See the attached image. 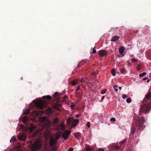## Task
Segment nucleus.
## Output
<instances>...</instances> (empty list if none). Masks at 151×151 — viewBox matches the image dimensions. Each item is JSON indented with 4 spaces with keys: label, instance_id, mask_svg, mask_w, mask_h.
Wrapping results in <instances>:
<instances>
[{
    "label": "nucleus",
    "instance_id": "nucleus-8",
    "mask_svg": "<svg viewBox=\"0 0 151 151\" xmlns=\"http://www.w3.org/2000/svg\"><path fill=\"white\" fill-rule=\"evenodd\" d=\"M26 138L25 135L24 134H22L18 136V138L19 139L22 141L24 140Z\"/></svg>",
    "mask_w": 151,
    "mask_h": 151
},
{
    "label": "nucleus",
    "instance_id": "nucleus-36",
    "mask_svg": "<svg viewBox=\"0 0 151 151\" xmlns=\"http://www.w3.org/2000/svg\"><path fill=\"white\" fill-rule=\"evenodd\" d=\"M137 61V59H135L134 58H133L131 59V61L132 62H134Z\"/></svg>",
    "mask_w": 151,
    "mask_h": 151
},
{
    "label": "nucleus",
    "instance_id": "nucleus-27",
    "mask_svg": "<svg viewBox=\"0 0 151 151\" xmlns=\"http://www.w3.org/2000/svg\"><path fill=\"white\" fill-rule=\"evenodd\" d=\"M111 72L112 75L113 76H115L116 73H115V69H113L111 70Z\"/></svg>",
    "mask_w": 151,
    "mask_h": 151
},
{
    "label": "nucleus",
    "instance_id": "nucleus-34",
    "mask_svg": "<svg viewBox=\"0 0 151 151\" xmlns=\"http://www.w3.org/2000/svg\"><path fill=\"white\" fill-rule=\"evenodd\" d=\"M114 88L115 90V91L116 92L118 91V89H117L118 86H114Z\"/></svg>",
    "mask_w": 151,
    "mask_h": 151
},
{
    "label": "nucleus",
    "instance_id": "nucleus-33",
    "mask_svg": "<svg viewBox=\"0 0 151 151\" xmlns=\"http://www.w3.org/2000/svg\"><path fill=\"white\" fill-rule=\"evenodd\" d=\"M86 151H91V148L90 147H87L86 149Z\"/></svg>",
    "mask_w": 151,
    "mask_h": 151
},
{
    "label": "nucleus",
    "instance_id": "nucleus-11",
    "mask_svg": "<svg viewBox=\"0 0 151 151\" xmlns=\"http://www.w3.org/2000/svg\"><path fill=\"white\" fill-rule=\"evenodd\" d=\"M119 36L117 35L115 36L112 38L111 41L114 42L116 41L119 39Z\"/></svg>",
    "mask_w": 151,
    "mask_h": 151
},
{
    "label": "nucleus",
    "instance_id": "nucleus-41",
    "mask_svg": "<svg viewBox=\"0 0 151 151\" xmlns=\"http://www.w3.org/2000/svg\"><path fill=\"white\" fill-rule=\"evenodd\" d=\"M75 105L73 103H72L71 105V108L72 109H73L74 107H75Z\"/></svg>",
    "mask_w": 151,
    "mask_h": 151
},
{
    "label": "nucleus",
    "instance_id": "nucleus-52",
    "mask_svg": "<svg viewBox=\"0 0 151 151\" xmlns=\"http://www.w3.org/2000/svg\"><path fill=\"white\" fill-rule=\"evenodd\" d=\"M80 68V65H79V64H78V65H77V66L76 68Z\"/></svg>",
    "mask_w": 151,
    "mask_h": 151
},
{
    "label": "nucleus",
    "instance_id": "nucleus-15",
    "mask_svg": "<svg viewBox=\"0 0 151 151\" xmlns=\"http://www.w3.org/2000/svg\"><path fill=\"white\" fill-rule=\"evenodd\" d=\"M40 130L39 129H37L33 133L32 136L33 137H35L38 134Z\"/></svg>",
    "mask_w": 151,
    "mask_h": 151
},
{
    "label": "nucleus",
    "instance_id": "nucleus-53",
    "mask_svg": "<svg viewBox=\"0 0 151 151\" xmlns=\"http://www.w3.org/2000/svg\"><path fill=\"white\" fill-rule=\"evenodd\" d=\"M84 81V80L82 79L81 80V82H83Z\"/></svg>",
    "mask_w": 151,
    "mask_h": 151
},
{
    "label": "nucleus",
    "instance_id": "nucleus-3",
    "mask_svg": "<svg viewBox=\"0 0 151 151\" xmlns=\"http://www.w3.org/2000/svg\"><path fill=\"white\" fill-rule=\"evenodd\" d=\"M151 109V102L141 106L140 111L142 113H146Z\"/></svg>",
    "mask_w": 151,
    "mask_h": 151
},
{
    "label": "nucleus",
    "instance_id": "nucleus-37",
    "mask_svg": "<svg viewBox=\"0 0 151 151\" xmlns=\"http://www.w3.org/2000/svg\"><path fill=\"white\" fill-rule=\"evenodd\" d=\"M110 121L113 122H114L116 121V119L114 118H112L110 119Z\"/></svg>",
    "mask_w": 151,
    "mask_h": 151
},
{
    "label": "nucleus",
    "instance_id": "nucleus-6",
    "mask_svg": "<svg viewBox=\"0 0 151 151\" xmlns=\"http://www.w3.org/2000/svg\"><path fill=\"white\" fill-rule=\"evenodd\" d=\"M41 119L42 122L45 123L47 126L49 125L51 123V121L48 119H47L46 117H41Z\"/></svg>",
    "mask_w": 151,
    "mask_h": 151
},
{
    "label": "nucleus",
    "instance_id": "nucleus-51",
    "mask_svg": "<svg viewBox=\"0 0 151 151\" xmlns=\"http://www.w3.org/2000/svg\"><path fill=\"white\" fill-rule=\"evenodd\" d=\"M147 79H148L147 78H144L143 80L145 81V80Z\"/></svg>",
    "mask_w": 151,
    "mask_h": 151
},
{
    "label": "nucleus",
    "instance_id": "nucleus-2",
    "mask_svg": "<svg viewBox=\"0 0 151 151\" xmlns=\"http://www.w3.org/2000/svg\"><path fill=\"white\" fill-rule=\"evenodd\" d=\"M144 118L142 117L139 119L135 120V121L136 125L137 127L138 131H140V130L143 128V124L144 122Z\"/></svg>",
    "mask_w": 151,
    "mask_h": 151
},
{
    "label": "nucleus",
    "instance_id": "nucleus-44",
    "mask_svg": "<svg viewBox=\"0 0 151 151\" xmlns=\"http://www.w3.org/2000/svg\"><path fill=\"white\" fill-rule=\"evenodd\" d=\"M23 121L24 123L27 122V120L26 118H24Z\"/></svg>",
    "mask_w": 151,
    "mask_h": 151
},
{
    "label": "nucleus",
    "instance_id": "nucleus-32",
    "mask_svg": "<svg viewBox=\"0 0 151 151\" xmlns=\"http://www.w3.org/2000/svg\"><path fill=\"white\" fill-rule=\"evenodd\" d=\"M125 141L124 140H123L122 141L120 142L119 144L121 145H123L125 143Z\"/></svg>",
    "mask_w": 151,
    "mask_h": 151
},
{
    "label": "nucleus",
    "instance_id": "nucleus-42",
    "mask_svg": "<svg viewBox=\"0 0 151 151\" xmlns=\"http://www.w3.org/2000/svg\"><path fill=\"white\" fill-rule=\"evenodd\" d=\"M86 125L88 127H90V123L89 122H88L86 124Z\"/></svg>",
    "mask_w": 151,
    "mask_h": 151
},
{
    "label": "nucleus",
    "instance_id": "nucleus-59",
    "mask_svg": "<svg viewBox=\"0 0 151 151\" xmlns=\"http://www.w3.org/2000/svg\"><path fill=\"white\" fill-rule=\"evenodd\" d=\"M129 151H130V150H129Z\"/></svg>",
    "mask_w": 151,
    "mask_h": 151
},
{
    "label": "nucleus",
    "instance_id": "nucleus-30",
    "mask_svg": "<svg viewBox=\"0 0 151 151\" xmlns=\"http://www.w3.org/2000/svg\"><path fill=\"white\" fill-rule=\"evenodd\" d=\"M57 148L56 147H54L51 150H47V151H54L57 150Z\"/></svg>",
    "mask_w": 151,
    "mask_h": 151
},
{
    "label": "nucleus",
    "instance_id": "nucleus-55",
    "mask_svg": "<svg viewBox=\"0 0 151 151\" xmlns=\"http://www.w3.org/2000/svg\"><path fill=\"white\" fill-rule=\"evenodd\" d=\"M62 128H63V129H64L65 128V127L64 126H62Z\"/></svg>",
    "mask_w": 151,
    "mask_h": 151
},
{
    "label": "nucleus",
    "instance_id": "nucleus-10",
    "mask_svg": "<svg viewBox=\"0 0 151 151\" xmlns=\"http://www.w3.org/2000/svg\"><path fill=\"white\" fill-rule=\"evenodd\" d=\"M79 120L78 119H77L76 120H74L73 123L72 124L73 127H76L77 124L79 123Z\"/></svg>",
    "mask_w": 151,
    "mask_h": 151
},
{
    "label": "nucleus",
    "instance_id": "nucleus-46",
    "mask_svg": "<svg viewBox=\"0 0 151 151\" xmlns=\"http://www.w3.org/2000/svg\"><path fill=\"white\" fill-rule=\"evenodd\" d=\"M80 86H77V89L76 90V91H77L78 90L80 89Z\"/></svg>",
    "mask_w": 151,
    "mask_h": 151
},
{
    "label": "nucleus",
    "instance_id": "nucleus-38",
    "mask_svg": "<svg viewBox=\"0 0 151 151\" xmlns=\"http://www.w3.org/2000/svg\"><path fill=\"white\" fill-rule=\"evenodd\" d=\"M35 115L36 116H38L39 114L40 113V111H35Z\"/></svg>",
    "mask_w": 151,
    "mask_h": 151
},
{
    "label": "nucleus",
    "instance_id": "nucleus-49",
    "mask_svg": "<svg viewBox=\"0 0 151 151\" xmlns=\"http://www.w3.org/2000/svg\"><path fill=\"white\" fill-rule=\"evenodd\" d=\"M104 98H105V96H103L102 97L101 99V101H102L103 100V99H104Z\"/></svg>",
    "mask_w": 151,
    "mask_h": 151
},
{
    "label": "nucleus",
    "instance_id": "nucleus-54",
    "mask_svg": "<svg viewBox=\"0 0 151 151\" xmlns=\"http://www.w3.org/2000/svg\"><path fill=\"white\" fill-rule=\"evenodd\" d=\"M122 87H119V90H121L122 89Z\"/></svg>",
    "mask_w": 151,
    "mask_h": 151
},
{
    "label": "nucleus",
    "instance_id": "nucleus-31",
    "mask_svg": "<svg viewBox=\"0 0 151 151\" xmlns=\"http://www.w3.org/2000/svg\"><path fill=\"white\" fill-rule=\"evenodd\" d=\"M126 101L128 103H130L131 101V99L130 98H128L127 99Z\"/></svg>",
    "mask_w": 151,
    "mask_h": 151
},
{
    "label": "nucleus",
    "instance_id": "nucleus-13",
    "mask_svg": "<svg viewBox=\"0 0 151 151\" xmlns=\"http://www.w3.org/2000/svg\"><path fill=\"white\" fill-rule=\"evenodd\" d=\"M146 98L148 99H149L151 98V91H149L148 93L145 95Z\"/></svg>",
    "mask_w": 151,
    "mask_h": 151
},
{
    "label": "nucleus",
    "instance_id": "nucleus-4",
    "mask_svg": "<svg viewBox=\"0 0 151 151\" xmlns=\"http://www.w3.org/2000/svg\"><path fill=\"white\" fill-rule=\"evenodd\" d=\"M41 148V145L39 142L36 141L34 143L31 147L32 151H36L40 149Z\"/></svg>",
    "mask_w": 151,
    "mask_h": 151
},
{
    "label": "nucleus",
    "instance_id": "nucleus-21",
    "mask_svg": "<svg viewBox=\"0 0 151 151\" xmlns=\"http://www.w3.org/2000/svg\"><path fill=\"white\" fill-rule=\"evenodd\" d=\"M59 93L58 92H55L53 95L54 98L55 99H57L59 97Z\"/></svg>",
    "mask_w": 151,
    "mask_h": 151
},
{
    "label": "nucleus",
    "instance_id": "nucleus-39",
    "mask_svg": "<svg viewBox=\"0 0 151 151\" xmlns=\"http://www.w3.org/2000/svg\"><path fill=\"white\" fill-rule=\"evenodd\" d=\"M127 97V96L126 94H124L122 96V98L124 99H125Z\"/></svg>",
    "mask_w": 151,
    "mask_h": 151
},
{
    "label": "nucleus",
    "instance_id": "nucleus-1",
    "mask_svg": "<svg viewBox=\"0 0 151 151\" xmlns=\"http://www.w3.org/2000/svg\"><path fill=\"white\" fill-rule=\"evenodd\" d=\"M33 102L34 103L35 106L39 109H43L46 107L45 103L41 99L37 100V99L35 100H33Z\"/></svg>",
    "mask_w": 151,
    "mask_h": 151
},
{
    "label": "nucleus",
    "instance_id": "nucleus-22",
    "mask_svg": "<svg viewBox=\"0 0 151 151\" xmlns=\"http://www.w3.org/2000/svg\"><path fill=\"white\" fill-rule=\"evenodd\" d=\"M60 137V135L59 134L55 135V139H54L57 142V141L59 139Z\"/></svg>",
    "mask_w": 151,
    "mask_h": 151
},
{
    "label": "nucleus",
    "instance_id": "nucleus-12",
    "mask_svg": "<svg viewBox=\"0 0 151 151\" xmlns=\"http://www.w3.org/2000/svg\"><path fill=\"white\" fill-rule=\"evenodd\" d=\"M69 83L71 84L72 85H76L78 83V80L76 79L75 80H73L70 82Z\"/></svg>",
    "mask_w": 151,
    "mask_h": 151
},
{
    "label": "nucleus",
    "instance_id": "nucleus-47",
    "mask_svg": "<svg viewBox=\"0 0 151 151\" xmlns=\"http://www.w3.org/2000/svg\"><path fill=\"white\" fill-rule=\"evenodd\" d=\"M141 69V68L140 66H139V65L137 66V70H140Z\"/></svg>",
    "mask_w": 151,
    "mask_h": 151
},
{
    "label": "nucleus",
    "instance_id": "nucleus-19",
    "mask_svg": "<svg viewBox=\"0 0 151 151\" xmlns=\"http://www.w3.org/2000/svg\"><path fill=\"white\" fill-rule=\"evenodd\" d=\"M30 129L31 131H33L36 129V127L34 124H32L30 125Z\"/></svg>",
    "mask_w": 151,
    "mask_h": 151
},
{
    "label": "nucleus",
    "instance_id": "nucleus-29",
    "mask_svg": "<svg viewBox=\"0 0 151 151\" xmlns=\"http://www.w3.org/2000/svg\"><path fill=\"white\" fill-rule=\"evenodd\" d=\"M106 90L105 89L104 90H102L101 91V93L102 94H104L106 92Z\"/></svg>",
    "mask_w": 151,
    "mask_h": 151
},
{
    "label": "nucleus",
    "instance_id": "nucleus-5",
    "mask_svg": "<svg viewBox=\"0 0 151 151\" xmlns=\"http://www.w3.org/2000/svg\"><path fill=\"white\" fill-rule=\"evenodd\" d=\"M71 131L68 130H66L62 134V137L65 140H67L71 133Z\"/></svg>",
    "mask_w": 151,
    "mask_h": 151
},
{
    "label": "nucleus",
    "instance_id": "nucleus-40",
    "mask_svg": "<svg viewBox=\"0 0 151 151\" xmlns=\"http://www.w3.org/2000/svg\"><path fill=\"white\" fill-rule=\"evenodd\" d=\"M96 52V50H95V47H94V48L93 49V51H92V53L93 54H95Z\"/></svg>",
    "mask_w": 151,
    "mask_h": 151
},
{
    "label": "nucleus",
    "instance_id": "nucleus-28",
    "mask_svg": "<svg viewBox=\"0 0 151 151\" xmlns=\"http://www.w3.org/2000/svg\"><path fill=\"white\" fill-rule=\"evenodd\" d=\"M146 74V72H143L142 73L139 74V76L140 77H142L144 76Z\"/></svg>",
    "mask_w": 151,
    "mask_h": 151
},
{
    "label": "nucleus",
    "instance_id": "nucleus-56",
    "mask_svg": "<svg viewBox=\"0 0 151 151\" xmlns=\"http://www.w3.org/2000/svg\"><path fill=\"white\" fill-rule=\"evenodd\" d=\"M138 32V31H134V33H137Z\"/></svg>",
    "mask_w": 151,
    "mask_h": 151
},
{
    "label": "nucleus",
    "instance_id": "nucleus-7",
    "mask_svg": "<svg viewBox=\"0 0 151 151\" xmlns=\"http://www.w3.org/2000/svg\"><path fill=\"white\" fill-rule=\"evenodd\" d=\"M99 54L101 57H103L106 56L107 55V52L106 50H101L99 52Z\"/></svg>",
    "mask_w": 151,
    "mask_h": 151
},
{
    "label": "nucleus",
    "instance_id": "nucleus-23",
    "mask_svg": "<svg viewBox=\"0 0 151 151\" xmlns=\"http://www.w3.org/2000/svg\"><path fill=\"white\" fill-rule=\"evenodd\" d=\"M61 105L60 104H56L55 106H54L53 108L54 109H56L58 108Z\"/></svg>",
    "mask_w": 151,
    "mask_h": 151
},
{
    "label": "nucleus",
    "instance_id": "nucleus-14",
    "mask_svg": "<svg viewBox=\"0 0 151 151\" xmlns=\"http://www.w3.org/2000/svg\"><path fill=\"white\" fill-rule=\"evenodd\" d=\"M125 49L124 47H121L119 49V51L120 54H122L124 51Z\"/></svg>",
    "mask_w": 151,
    "mask_h": 151
},
{
    "label": "nucleus",
    "instance_id": "nucleus-43",
    "mask_svg": "<svg viewBox=\"0 0 151 151\" xmlns=\"http://www.w3.org/2000/svg\"><path fill=\"white\" fill-rule=\"evenodd\" d=\"M125 72V70L124 69H122L121 70V72L122 73H123Z\"/></svg>",
    "mask_w": 151,
    "mask_h": 151
},
{
    "label": "nucleus",
    "instance_id": "nucleus-17",
    "mask_svg": "<svg viewBox=\"0 0 151 151\" xmlns=\"http://www.w3.org/2000/svg\"><path fill=\"white\" fill-rule=\"evenodd\" d=\"M42 99H47L48 100H50L52 98V97L49 95L45 96L42 97Z\"/></svg>",
    "mask_w": 151,
    "mask_h": 151
},
{
    "label": "nucleus",
    "instance_id": "nucleus-24",
    "mask_svg": "<svg viewBox=\"0 0 151 151\" xmlns=\"http://www.w3.org/2000/svg\"><path fill=\"white\" fill-rule=\"evenodd\" d=\"M114 149L116 151H118L119 149V146H115L114 147Z\"/></svg>",
    "mask_w": 151,
    "mask_h": 151
},
{
    "label": "nucleus",
    "instance_id": "nucleus-45",
    "mask_svg": "<svg viewBox=\"0 0 151 151\" xmlns=\"http://www.w3.org/2000/svg\"><path fill=\"white\" fill-rule=\"evenodd\" d=\"M73 148L72 147H70L67 151H73Z\"/></svg>",
    "mask_w": 151,
    "mask_h": 151
},
{
    "label": "nucleus",
    "instance_id": "nucleus-50",
    "mask_svg": "<svg viewBox=\"0 0 151 151\" xmlns=\"http://www.w3.org/2000/svg\"><path fill=\"white\" fill-rule=\"evenodd\" d=\"M80 114H78V115H76V117H77V118H78V117H79L80 116Z\"/></svg>",
    "mask_w": 151,
    "mask_h": 151
},
{
    "label": "nucleus",
    "instance_id": "nucleus-48",
    "mask_svg": "<svg viewBox=\"0 0 151 151\" xmlns=\"http://www.w3.org/2000/svg\"><path fill=\"white\" fill-rule=\"evenodd\" d=\"M97 151H104L103 148H100L98 149Z\"/></svg>",
    "mask_w": 151,
    "mask_h": 151
},
{
    "label": "nucleus",
    "instance_id": "nucleus-58",
    "mask_svg": "<svg viewBox=\"0 0 151 151\" xmlns=\"http://www.w3.org/2000/svg\"><path fill=\"white\" fill-rule=\"evenodd\" d=\"M41 112H42V113H43V111H41Z\"/></svg>",
    "mask_w": 151,
    "mask_h": 151
},
{
    "label": "nucleus",
    "instance_id": "nucleus-9",
    "mask_svg": "<svg viewBox=\"0 0 151 151\" xmlns=\"http://www.w3.org/2000/svg\"><path fill=\"white\" fill-rule=\"evenodd\" d=\"M74 120V118L73 117H71L68 119L67 121L68 124H72Z\"/></svg>",
    "mask_w": 151,
    "mask_h": 151
},
{
    "label": "nucleus",
    "instance_id": "nucleus-35",
    "mask_svg": "<svg viewBox=\"0 0 151 151\" xmlns=\"http://www.w3.org/2000/svg\"><path fill=\"white\" fill-rule=\"evenodd\" d=\"M15 138L14 137H13L11 138L10 140V142H13V141L15 140Z\"/></svg>",
    "mask_w": 151,
    "mask_h": 151
},
{
    "label": "nucleus",
    "instance_id": "nucleus-57",
    "mask_svg": "<svg viewBox=\"0 0 151 151\" xmlns=\"http://www.w3.org/2000/svg\"><path fill=\"white\" fill-rule=\"evenodd\" d=\"M150 81V80H148L147 81V83H148Z\"/></svg>",
    "mask_w": 151,
    "mask_h": 151
},
{
    "label": "nucleus",
    "instance_id": "nucleus-26",
    "mask_svg": "<svg viewBox=\"0 0 151 151\" xmlns=\"http://www.w3.org/2000/svg\"><path fill=\"white\" fill-rule=\"evenodd\" d=\"M56 142V141L54 139H52L50 141V144L52 145L53 144H55Z\"/></svg>",
    "mask_w": 151,
    "mask_h": 151
},
{
    "label": "nucleus",
    "instance_id": "nucleus-18",
    "mask_svg": "<svg viewBox=\"0 0 151 151\" xmlns=\"http://www.w3.org/2000/svg\"><path fill=\"white\" fill-rule=\"evenodd\" d=\"M136 129V127L135 126H133L131 129V133L132 134H133L134 133Z\"/></svg>",
    "mask_w": 151,
    "mask_h": 151
},
{
    "label": "nucleus",
    "instance_id": "nucleus-25",
    "mask_svg": "<svg viewBox=\"0 0 151 151\" xmlns=\"http://www.w3.org/2000/svg\"><path fill=\"white\" fill-rule=\"evenodd\" d=\"M81 133L80 132H79L76 133L75 135V137H76V138L81 136Z\"/></svg>",
    "mask_w": 151,
    "mask_h": 151
},
{
    "label": "nucleus",
    "instance_id": "nucleus-16",
    "mask_svg": "<svg viewBox=\"0 0 151 151\" xmlns=\"http://www.w3.org/2000/svg\"><path fill=\"white\" fill-rule=\"evenodd\" d=\"M23 114L26 115L28 114L30 111V110L29 109H24L23 110Z\"/></svg>",
    "mask_w": 151,
    "mask_h": 151
},
{
    "label": "nucleus",
    "instance_id": "nucleus-20",
    "mask_svg": "<svg viewBox=\"0 0 151 151\" xmlns=\"http://www.w3.org/2000/svg\"><path fill=\"white\" fill-rule=\"evenodd\" d=\"M59 119L58 117L55 118L53 120L52 122L54 123H56L59 121Z\"/></svg>",
    "mask_w": 151,
    "mask_h": 151
}]
</instances>
